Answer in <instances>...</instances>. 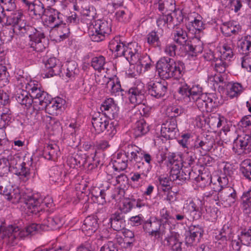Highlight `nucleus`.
Segmentation results:
<instances>
[{
	"label": "nucleus",
	"instance_id": "nucleus-7",
	"mask_svg": "<svg viewBox=\"0 0 251 251\" xmlns=\"http://www.w3.org/2000/svg\"><path fill=\"white\" fill-rule=\"evenodd\" d=\"M111 32L110 22L104 20H98L91 23L89 28V35L94 42H100L103 40L106 35Z\"/></svg>",
	"mask_w": 251,
	"mask_h": 251
},
{
	"label": "nucleus",
	"instance_id": "nucleus-50",
	"mask_svg": "<svg viewBox=\"0 0 251 251\" xmlns=\"http://www.w3.org/2000/svg\"><path fill=\"white\" fill-rule=\"evenodd\" d=\"M167 112L169 116H170L171 118H175L182 114L184 112V110L180 106H173L168 107L167 108Z\"/></svg>",
	"mask_w": 251,
	"mask_h": 251
},
{
	"label": "nucleus",
	"instance_id": "nucleus-13",
	"mask_svg": "<svg viewBox=\"0 0 251 251\" xmlns=\"http://www.w3.org/2000/svg\"><path fill=\"white\" fill-rule=\"evenodd\" d=\"M213 189L215 192H218L216 201L221 200L226 206H230L235 202L237 194L232 187L224 188L222 190L216 188Z\"/></svg>",
	"mask_w": 251,
	"mask_h": 251
},
{
	"label": "nucleus",
	"instance_id": "nucleus-52",
	"mask_svg": "<svg viewBox=\"0 0 251 251\" xmlns=\"http://www.w3.org/2000/svg\"><path fill=\"white\" fill-rule=\"evenodd\" d=\"M241 199L242 204L245 209L251 207V190L244 192Z\"/></svg>",
	"mask_w": 251,
	"mask_h": 251
},
{
	"label": "nucleus",
	"instance_id": "nucleus-57",
	"mask_svg": "<svg viewBox=\"0 0 251 251\" xmlns=\"http://www.w3.org/2000/svg\"><path fill=\"white\" fill-rule=\"evenodd\" d=\"M191 234H194L201 238L203 233V230L201 226L199 225H191L189 228V231Z\"/></svg>",
	"mask_w": 251,
	"mask_h": 251
},
{
	"label": "nucleus",
	"instance_id": "nucleus-29",
	"mask_svg": "<svg viewBox=\"0 0 251 251\" xmlns=\"http://www.w3.org/2000/svg\"><path fill=\"white\" fill-rule=\"evenodd\" d=\"M162 36V31H152L147 36V41L148 43L153 47L160 48L161 46V41L160 38Z\"/></svg>",
	"mask_w": 251,
	"mask_h": 251
},
{
	"label": "nucleus",
	"instance_id": "nucleus-14",
	"mask_svg": "<svg viewBox=\"0 0 251 251\" xmlns=\"http://www.w3.org/2000/svg\"><path fill=\"white\" fill-rule=\"evenodd\" d=\"M146 90L144 84L141 82L136 83L128 90L129 100L133 104H140L145 100Z\"/></svg>",
	"mask_w": 251,
	"mask_h": 251
},
{
	"label": "nucleus",
	"instance_id": "nucleus-43",
	"mask_svg": "<svg viewBox=\"0 0 251 251\" xmlns=\"http://www.w3.org/2000/svg\"><path fill=\"white\" fill-rule=\"evenodd\" d=\"M239 240L245 245H251V228L243 230L239 236Z\"/></svg>",
	"mask_w": 251,
	"mask_h": 251
},
{
	"label": "nucleus",
	"instance_id": "nucleus-19",
	"mask_svg": "<svg viewBox=\"0 0 251 251\" xmlns=\"http://www.w3.org/2000/svg\"><path fill=\"white\" fill-rule=\"evenodd\" d=\"M219 54L218 49L217 48L214 51L211 50H208L204 55V57L208 61L214 62L215 70L220 74H221L225 72V66L226 64V63H223L221 60L219 59Z\"/></svg>",
	"mask_w": 251,
	"mask_h": 251
},
{
	"label": "nucleus",
	"instance_id": "nucleus-25",
	"mask_svg": "<svg viewBox=\"0 0 251 251\" xmlns=\"http://www.w3.org/2000/svg\"><path fill=\"white\" fill-rule=\"evenodd\" d=\"M88 157L85 154H76L70 156L67 160L68 164L72 168L84 166L87 162Z\"/></svg>",
	"mask_w": 251,
	"mask_h": 251
},
{
	"label": "nucleus",
	"instance_id": "nucleus-10",
	"mask_svg": "<svg viewBox=\"0 0 251 251\" xmlns=\"http://www.w3.org/2000/svg\"><path fill=\"white\" fill-rule=\"evenodd\" d=\"M24 16L20 12H16L7 18L5 24L12 25L15 27L17 32L21 36H25V34L32 26L26 25L25 20L23 19Z\"/></svg>",
	"mask_w": 251,
	"mask_h": 251
},
{
	"label": "nucleus",
	"instance_id": "nucleus-30",
	"mask_svg": "<svg viewBox=\"0 0 251 251\" xmlns=\"http://www.w3.org/2000/svg\"><path fill=\"white\" fill-rule=\"evenodd\" d=\"M127 167L126 154L118 153L113 162V168L115 171H124Z\"/></svg>",
	"mask_w": 251,
	"mask_h": 251
},
{
	"label": "nucleus",
	"instance_id": "nucleus-11",
	"mask_svg": "<svg viewBox=\"0 0 251 251\" xmlns=\"http://www.w3.org/2000/svg\"><path fill=\"white\" fill-rule=\"evenodd\" d=\"M25 36H28L30 38L28 45L33 50L42 51L45 49L46 47L43 41V40H45V38L44 33L38 31L32 26Z\"/></svg>",
	"mask_w": 251,
	"mask_h": 251
},
{
	"label": "nucleus",
	"instance_id": "nucleus-17",
	"mask_svg": "<svg viewBox=\"0 0 251 251\" xmlns=\"http://www.w3.org/2000/svg\"><path fill=\"white\" fill-rule=\"evenodd\" d=\"M45 16L46 17V22L53 25L54 28L61 26L65 19V16L63 14L53 8L47 9Z\"/></svg>",
	"mask_w": 251,
	"mask_h": 251
},
{
	"label": "nucleus",
	"instance_id": "nucleus-15",
	"mask_svg": "<svg viewBox=\"0 0 251 251\" xmlns=\"http://www.w3.org/2000/svg\"><path fill=\"white\" fill-rule=\"evenodd\" d=\"M45 68L42 73L43 77H50L54 75H60L61 73V66L59 61L55 57L48 59L45 63Z\"/></svg>",
	"mask_w": 251,
	"mask_h": 251
},
{
	"label": "nucleus",
	"instance_id": "nucleus-3",
	"mask_svg": "<svg viewBox=\"0 0 251 251\" xmlns=\"http://www.w3.org/2000/svg\"><path fill=\"white\" fill-rule=\"evenodd\" d=\"M182 139L178 141V143L183 148H186L187 151H198L202 150L204 152L210 151L214 145V138L206 135L201 138L198 137L195 139L191 138L190 133H185L181 135Z\"/></svg>",
	"mask_w": 251,
	"mask_h": 251
},
{
	"label": "nucleus",
	"instance_id": "nucleus-36",
	"mask_svg": "<svg viewBox=\"0 0 251 251\" xmlns=\"http://www.w3.org/2000/svg\"><path fill=\"white\" fill-rule=\"evenodd\" d=\"M26 196L27 195H25L22 196L18 188H12L10 194L7 196V199L9 201H11L13 203L21 201L24 202L25 203L24 197Z\"/></svg>",
	"mask_w": 251,
	"mask_h": 251
},
{
	"label": "nucleus",
	"instance_id": "nucleus-46",
	"mask_svg": "<svg viewBox=\"0 0 251 251\" xmlns=\"http://www.w3.org/2000/svg\"><path fill=\"white\" fill-rule=\"evenodd\" d=\"M82 13L83 16L86 17L87 20L91 22V24L97 14L96 8L92 5L84 8L82 11Z\"/></svg>",
	"mask_w": 251,
	"mask_h": 251
},
{
	"label": "nucleus",
	"instance_id": "nucleus-55",
	"mask_svg": "<svg viewBox=\"0 0 251 251\" xmlns=\"http://www.w3.org/2000/svg\"><path fill=\"white\" fill-rule=\"evenodd\" d=\"M158 181L162 187L163 191H167L171 188L170 182L172 180H170V177L160 176L158 177Z\"/></svg>",
	"mask_w": 251,
	"mask_h": 251
},
{
	"label": "nucleus",
	"instance_id": "nucleus-44",
	"mask_svg": "<svg viewBox=\"0 0 251 251\" xmlns=\"http://www.w3.org/2000/svg\"><path fill=\"white\" fill-rule=\"evenodd\" d=\"M211 181V176L205 173H201L198 175V179L197 180V185L201 188L205 187Z\"/></svg>",
	"mask_w": 251,
	"mask_h": 251
},
{
	"label": "nucleus",
	"instance_id": "nucleus-32",
	"mask_svg": "<svg viewBox=\"0 0 251 251\" xmlns=\"http://www.w3.org/2000/svg\"><path fill=\"white\" fill-rule=\"evenodd\" d=\"M149 131V125L144 120H140L136 123L134 129L135 137H138L146 134Z\"/></svg>",
	"mask_w": 251,
	"mask_h": 251
},
{
	"label": "nucleus",
	"instance_id": "nucleus-31",
	"mask_svg": "<svg viewBox=\"0 0 251 251\" xmlns=\"http://www.w3.org/2000/svg\"><path fill=\"white\" fill-rule=\"evenodd\" d=\"M106 87L110 88V93L112 95L122 96L123 90L121 88L120 82L119 80H117L114 82V80L111 78H109L107 81Z\"/></svg>",
	"mask_w": 251,
	"mask_h": 251
},
{
	"label": "nucleus",
	"instance_id": "nucleus-22",
	"mask_svg": "<svg viewBox=\"0 0 251 251\" xmlns=\"http://www.w3.org/2000/svg\"><path fill=\"white\" fill-rule=\"evenodd\" d=\"M111 226L116 231L125 229L126 220L125 214L122 212H116L111 215L110 218Z\"/></svg>",
	"mask_w": 251,
	"mask_h": 251
},
{
	"label": "nucleus",
	"instance_id": "nucleus-61",
	"mask_svg": "<svg viewBox=\"0 0 251 251\" xmlns=\"http://www.w3.org/2000/svg\"><path fill=\"white\" fill-rule=\"evenodd\" d=\"M160 219L159 220L161 223H166L172 217L170 215V212L166 208H164L160 210Z\"/></svg>",
	"mask_w": 251,
	"mask_h": 251
},
{
	"label": "nucleus",
	"instance_id": "nucleus-59",
	"mask_svg": "<svg viewBox=\"0 0 251 251\" xmlns=\"http://www.w3.org/2000/svg\"><path fill=\"white\" fill-rule=\"evenodd\" d=\"M178 93L184 98H188L189 95V86L185 83H181L177 89Z\"/></svg>",
	"mask_w": 251,
	"mask_h": 251
},
{
	"label": "nucleus",
	"instance_id": "nucleus-39",
	"mask_svg": "<svg viewBox=\"0 0 251 251\" xmlns=\"http://www.w3.org/2000/svg\"><path fill=\"white\" fill-rule=\"evenodd\" d=\"M17 32L15 27L13 26L10 28H4L0 33V38L6 42L11 41L14 36V32Z\"/></svg>",
	"mask_w": 251,
	"mask_h": 251
},
{
	"label": "nucleus",
	"instance_id": "nucleus-23",
	"mask_svg": "<svg viewBox=\"0 0 251 251\" xmlns=\"http://www.w3.org/2000/svg\"><path fill=\"white\" fill-rule=\"evenodd\" d=\"M219 58L223 63H226L225 70L228 66V62L233 56L232 45L231 44H224L222 49L218 50Z\"/></svg>",
	"mask_w": 251,
	"mask_h": 251
},
{
	"label": "nucleus",
	"instance_id": "nucleus-40",
	"mask_svg": "<svg viewBox=\"0 0 251 251\" xmlns=\"http://www.w3.org/2000/svg\"><path fill=\"white\" fill-rule=\"evenodd\" d=\"M66 71L65 74L69 78L74 77L78 72L77 64L75 61L69 62L66 65Z\"/></svg>",
	"mask_w": 251,
	"mask_h": 251
},
{
	"label": "nucleus",
	"instance_id": "nucleus-48",
	"mask_svg": "<svg viewBox=\"0 0 251 251\" xmlns=\"http://www.w3.org/2000/svg\"><path fill=\"white\" fill-rule=\"evenodd\" d=\"M138 172L142 175L143 177L146 178L148 176V174L151 169L152 166L151 164H145L144 162H138L136 164Z\"/></svg>",
	"mask_w": 251,
	"mask_h": 251
},
{
	"label": "nucleus",
	"instance_id": "nucleus-60",
	"mask_svg": "<svg viewBox=\"0 0 251 251\" xmlns=\"http://www.w3.org/2000/svg\"><path fill=\"white\" fill-rule=\"evenodd\" d=\"M2 1L1 7L7 11H11L15 7V0H0Z\"/></svg>",
	"mask_w": 251,
	"mask_h": 251
},
{
	"label": "nucleus",
	"instance_id": "nucleus-42",
	"mask_svg": "<svg viewBox=\"0 0 251 251\" xmlns=\"http://www.w3.org/2000/svg\"><path fill=\"white\" fill-rule=\"evenodd\" d=\"M9 74L7 67L0 64V85L5 86L9 82Z\"/></svg>",
	"mask_w": 251,
	"mask_h": 251
},
{
	"label": "nucleus",
	"instance_id": "nucleus-49",
	"mask_svg": "<svg viewBox=\"0 0 251 251\" xmlns=\"http://www.w3.org/2000/svg\"><path fill=\"white\" fill-rule=\"evenodd\" d=\"M173 18L171 13L162 14L156 21L157 25L159 27L165 26L167 24L173 21Z\"/></svg>",
	"mask_w": 251,
	"mask_h": 251
},
{
	"label": "nucleus",
	"instance_id": "nucleus-6",
	"mask_svg": "<svg viewBox=\"0 0 251 251\" xmlns=\"http://www.w3.org/2000/svg\"><path fill=\"white\" fill-rule=\"evenodd\" d=\"M33 86L28 88L31 92L29 93L26 90L21 89L17 92L15 98L16 101L21 105H25L27 108H29L32 104L34 99L39 100L42 96L45 97L47 96V93L42 91L36 84H33ZM26 88L28 87L26 86Z\"/></svg>",
	"mask_w": 251,
	"mask_h": 251
},
{
	"label": "nucleus",
	"instance_id": "nucleus-21",
	"mask_svg": "<svg viewBox=\"0 0 251 251\" xmlns=\"http://www.w3.org/2000/svg\"><path fill=\"white\" fill-rule=\"evenodd\" d=\"M98 227V218L94 216H89L84 220L81 228L86 235H90L97 230Z\"/></svg>",
	"mask_w": 251,
	"mask_h": 251
},
{
	"label": "nucleus",
	"instance_id": "nucleus-12",
	"mask_svg": "<svg viewBox=\"0 0 251 251\" xmlns=\"http://www.w3.org/2000/svg\"><path fill=\"white\" fill-rule=\"evenodd\" d=\"M161 133L164 138L173 140L179 136L177 121L176 118H169L162 125Z\"/></svg>",
	"mask_w": 251,
	"mask_h": 251
},
{
	"label": "nucleus",
	"instance_id": "nucleus-24",
	"mask_svg": "<svg viewBox=\"0 0 251 251\" xmlns=\"http://www.w3.org/2000/svg\"><path fill=\"white\" fill-rule=\"evenodd\" d=\"M17 164V159L11 154L8 155L7 157L0 158V172L3 174H7L10 171L11 167L14 168Z\"/></svg>",
	"mask_w": 251,
	"mask_h": 251
},
{
	"label": "nucleus",
	"instance_id": "nucleus-54",
	"mask_svg": "<svg viewBox=\"0 0 251 251\" xmlns=\"http://www.w3.org/2000/svg\"><path fill=\"white\" fill-rule=\"evenodd\" d=\"M238 48L239 51L243 54H247L248 52L251 51V47L246 36L238 45Z\"/></svg>",
	"mask_w": 251,
	"mask_h": 251
},
{
	"label": "nucleus",
	"instance_id": "nucleus-9",
	"mask_svg": "<svg viewBox=\"0 0 251 251\" xmlns=\"http://www.w3.org/2000/svg\"><path fill=\"white\" fill-rule=\"evenodd\" d=\"M25 204L29 212L34 214H37L42 211L44 206L50 207L52 205V200L50 198H47L42 201L41 199H38L35 196H26L24 197Z\"/></svg>",
	"mask_w": 251,
	"mask_h": 251
},
{
	"label": "nucleus",
	"instance_id": "nucleus-16",
	"mask_svg": "<svg viewBox=\"0 0 251 251\" xmlns=\"http://www.w3.org/2000/svg\"><path fill=\"white\" fill-rule=\"evenodd\" d=\"M168 89V83L164 80L150 82L148 85V93L151 96L159 98L165 96Z\"/></svg>",
	"mask_w": 251,
	"mask_h": 251
},
{
	"label": "nucleus",
	"instance_id": "nucleus-33",
	"mask_svg": "<svg viewBox=\"0 0 251 251\" xmlns=\"http://www.w3.org/2000/svg\"><path fill=\"white\" fill-rule=\"evenodd\" d=\"M202 150L200 151H185L186 154L185 155V159L183 161V164H185L187 166L192 167L194 165L197 159L196 153H201Z\"/></svg>",
	"mask_w": 251,
	"mask_h": 251
},
{
	"label": "nucleus",
	"instance_id": "nucleus-4",
	"mask_svg": "<svg viewBox=\"0 0 251 251\" xmlns=\"http://www.w3.org/2000/svg\"><path fill=\"white\" fill-rule=\"evenodd\" d=\"M109 46L111 50H115L118 55L125 56L128 61H136L138 58L140 47L136 42L129 43L126 46L119 37H116L110 42Z\"/></svg>",
	"mask_w": 251,
	"mask_h": 251
},
{
	"label": "nucleus",
	"instance_id": "nucleus-26",
	"mask_svg": "<svg viewBox=\"0 0 251 251\" xmlns=\"http://www.w3.org/2000/svg\"><path fill=\"white\" fill-rule=\"evenodd\" d=\"M158 9L162 14L171 13L176 10L175 0H159Z\"/></svg>",
	"mask_w": 251,
	"mask_h": 251
},
{
	"label": "nucleus",
	"instance_id": "nucleus-45",
	"mask_svg": "<svg viewBox=\"0 0 251 251\" xmlns=\"http://www.w3.org/2000/svg\"><path fill=\"white\" fill-rule=\"evenodd\" d=\"M239 142L242 150H247L248 151H251V134L245 135L240 138Z\"/></svg>",
	"mask_w": 251,
	"mask_h": 251
},
{
	"label": "nucleus",
	"instance_id": "nucleus-34",
	"mask_svg": "<svg viewBox=\"0 0 251 251\" xmlns=\"http://www.w3.org/2000/svg\"><path fill=\"white\" fill-rule=\"evenodd\" d=\"M240 171L246 179L251 181V160L243 161L240 164Z\"/></svg>",
	"mask_w": 251,
	"mask_h": 251
},
{
	"label": "nucleus",
	"instance_id": "nucleus-62",
	"mask_svg": "<svg viewBox=\"0 0 251 251\" xmlns=\"http://www.w3.org/2000/svg\"><path fill=\"white\" fill-rule=\"evenodd\" d=\"M220 234L227 236V237H231L232 234V229L231 226V224L229 222H227L224 225Z\"/></svg>",
	"mask_w": 251,
	"mask_h": 251
},
{
	"label": "nucleus",
	"instance_id": "nucleus-18",
	"mask_svg": "<svg viewBox=\"0 0 251 251\" xmlns=\"http://www.w3.org/2000/svg\"><path fill=\"white\" fill-rule=\"evenodd\" d=\"M100 109L103 113L102 115L107 118L115 119L118 116L119 107L112 98L105 100L101 104Z\"/></svg>",
	"mask_w": 251,
	"mask_h": 251
},
{
	"label": "nucleus",
	"instance_id": "nucleus-56",
	"mask_svg": "<svg viewBox=\"0 0 251 251\" xmlns=\"http://www.w3.org/2000/svg\"><path fill=\"white\" fill-rule=\"evenodd\" d=\"M129 62L131 63H138V64L141 66V67H143L147 63H150L151 62V60L149 56L145 55L142 57L140 56V53L138 52V58L137 60H129Z\"/></svg>",
	"mask_w": 251,
	"mask_h": 251
},
{
	"label": "nucleus",
	"instance_id": "nucleus-20",
	"mask_svg": "<svg viewBox=\"0 0 251 251\" xmlns=\"http://www.w3.org/2000/svg\"><path fill=\"white\" fill-rule=\"evenodd\" d=\"M178 237L179 234L177 233H172L164 239L162 244L169 248V251H181L182 242L178 239Z\"/></svg>",
	"mask_w": 251,
	"mask_h": 251
},
{
	"label": "nucleus",
	"instance_id": "nucleus-5",
	"mask_svg": "<svg viewBox=\"0 0 251 251\" xmlns=\"http://www.w3.org/2000/svg\"><path fill=\"white\" fill-rule=\"evenodd\" d=\"M187 35L186 31L178 29L174 32V41L184 46L185 50L192 56H196L203 50L202 43L198 39L187 42Z\"/></svg>",
	"mask_w": 251,
	"mask_h": 251
},
{
	"label": "nucleus",
	"instance_id": "nucleus-28",
	"mask_svg": "<svg viewBox=\"0 0 251 251\" xmlns=\"http://www.w3.org/2000/svg\"><path fill=\"white\" fill-rule=\"evenodd\" d=\"M244 90L242 84L238 82L229 83L226 86L227 95L230 98L238 97Z\"/></svg>",
	"mask_w": 251,
	"mask_h": 251
},
{
	"label": "nucleus",
	"instance_id": "nucleus-2",
	"mask_svg": "<svg viewBox=\"0 0 251 251\" xmlns=\"http://www.w3.org/2000/svg\"><path fill=\"white\" fill-rule=\"evenodd\" d=\"M184 67V64L181 61H175L165 57L158 61L156 65L159 76L164 79L173 77L177 79L181 77Z\"/></svg>",
	"mask_w": 251,
	"mask_h": 251
},
{
	"label": "nucleus",
	"instance_id": "nucleus-27",
	"mask_svg": "<svg viewBox=\"0 0 251 251\" xmlns=\"http://www.w3.org/2000/svg\"><path fill=\"white\" fill-rule=\"evenodd\" d=\"M59 149L56 144H50L45 148L43 152V156L49 160H54L59 155Z\"/></svg>",
	"mask_w": 251,
	"mask_h": 251
},
{
	"label": "nucleus",
	"instance_id": "nucleus-47",
	"mask_svg": "<svg viewBox=\"0 0 251 251\" xmlns=\"http://www.w3.org/2000/svg\"><path fill=\"white\" fill-rule=\"evenodd\" d=\"M201 238L198 236L191 234V233L188 231L185 234V243L187 246H196L199 243Z\"/></svg>",
	"mask_w": 251,
	"mask_h": 251
},
{
	"label": "nucleus",
	"instance_id": "nucleus-37",
	"mask_svg": "<svg viewBox=\"0 0 251 251\" xmlns=\"http://www.w3.org/2000/svg\"><path fill=\"white\" fill-rule=\"evenodd\" d=\"M223 32L228 36H230L231 34H237L241 30V26L239 25H234L232 23H228L224 25L222 28Z\"/></svg>",
	"mask_w": 251,
	"mask_h": 251
},
{
	"label": "nucleus",
	"instance_id": "nucleus-64",
	"mask_svg": "<svg viewBox=\"0 0 251 251\" xmlns=\"http://www.w3.org/2000/svg\"><path fill=\"white\" fill-rule=\"evenodd\" d=\"M59 108L54 101H51L48 105H46L45 110L49 114L53 115L57 114L56 112Z\"/></svg>",
	"mask_w": 251,
	"mask_h": 251
},
{
	"label": "nucleus",
	"instance_id": "nucleus-35",
	"mask_svg": "<svg viewBox=\"0 0 251 251\" xmlns=\"http://www.w3.org/2000/svg\"><path fill=\"white\" fill-rule=\"evenodd\" d=\"M29 10L33 12L34 15L40 17L45 16L47 9L45 8L44 5L42 2L38 1L33 2Z\"/></svg>",
	"mask_w": 251,
	"mask_h": 251
},
{
	"label": "nucleus",
	"instance_id": "nucleus-1",
	"mask_svg": "<svg viewBox=\"0 0 251 251\" xmlns=\"http://www.w3.org/2000/svg\"><path fill=\"white\" fill-rule=\"evenodd\" d=\"M62 223V220L57 216L48 217L42 224L33 223L23 229L12 225H9L6 228L0 226V232H3L4 236L8 237L9 242L14 246L18 244L20 240L33 236L41 231L48 230V228L52 230L57 229Z\"/></svg>",
	"mask_w": 251,
	"mask_h": 251
},
{
	"label": "nucleus",
	"instance_id": "nucleus-63",
	"mask_svg": "<svg viewBox=\"0 0 251 251\" xmlns=\"http://www.w3.org/2000/svg\"><path fill=\"white\" fill-rule=\"evenodd\" d=\"M136 200L135 199H128L123 203V209L125 212H129L132 208L135 206Z\"/></svg>",
	"mask_w": 251,
	"mask_h": 251
},
{
	"label": "nucleus",
	"instance_id": "nucleus-8",
	"mask_svg": "<svg viewBox=\"0 0 251 251\" xmlns=\"http://www.w3.org/2000/svg\"><path fill=\"white\" fill-rule=\"evenodd\" d=\"M92 124L96 131L99 134L105 132V134L112 137L117 132L116 125L114 124V122L109 123L107 118L103 115L99 114V116L93 117Z\"/></svg>",
	"mask_w": 251,
	"mask_h": 251
},
{
	"label": "nucleus",
	"instance_id": "nucleus-53",
	"mask_svg": "<svg viewBox=\"0 0 251 251\" xmlns=\"http://www.w3.org/2000/svg\"><path fill=\"white\" fill-rule=\"evenodd\" d=\"M123 234L127 245L129 246L132 245L135 241L134 233L129 229H124Z\"/></svg>",
	"mask_w": 251,
	"mask_h": 251
},
{
	"label": "nucleus",
	"instance_id": "nucleus-58",
	"mask_svg": "<svg viewBox=\"0 0 251 251\" xmlns=\"http://www.w3.org/2000/svg\"><path fill=\"white\" fill-rule=\"evenodd\" d=\"M12 114L0 115V129L5 128L11 123Z\"/></svg>",
	"mask_w": 251,
	"mask_h": 251
},
{
	"label": "nucleus",
	"instance_id": "nucleus-41",
	"mask_svg": "<svg viewBox=\"0 0 251 251\" xmlns=\"http://www.w3.org/2000/svg\"><path fill=\"white\" fill-rule=\"evenodd\" d=\"M12 186L10 182L3 178H0V194L7 196L12 190Z\"/></svg>",
	"mask_w": 251,
	"mask_h": 251
},
{
	"label": "nucleus",
	"instance_id": "nucleus-38",
	"mask_svg": "<svg viewBox=\"0 0 251 251\" xmlns=\"http://www.w3.org/2000/svg\"><path fill=\"white\" fill-rule=\"evenodd\" d=\"M105 63V58L102 55L94 57L91 61V66L99 72L103 69V66Z\"/></svg>",
	"mask_w": 251,
	"mask_h": 251
},
{
	"label": "nucleus",
	"instance_id": "nucleus-51",
	"mask_svg": "<svg viewBox=\"0 0 251 251\" xmlns=\"http://www.w3.org/2000/svg\"><path fill=\"white\" fill-rule=\"evenodd\" d=\"M161 223L159 220L154 221H147L144 223L143 228L145 229H149L151 230H160Z\"/></svg>",
	"mask_w": 251,
	"mask_h": 251
}]
</instances>
